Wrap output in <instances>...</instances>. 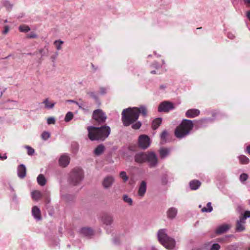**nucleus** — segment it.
<instances>
[{"instance_id": "412c9836", "label": "nucleus", "mask_w": 250, "mask_h": 250, "mask_svg": "<svg viewBox=\"0 0 250 250\" xmlns=\"http://www.w3.org/2000/svg\"><path fill=\"white\" fill-rule=\"evenodd\" d=\"M246 221L244 220V219H241V218L239 220L237 221L236 229L238 231H242L245 230V228L244 226V224H245Z\"/></svg>"}, {"instance_id": "1a4fd4ad", "label": "nucleus", "mask_w": 250, "mask_h": 250, "mask_svg": "<svg viewBox=\"0 0 250 250\" xmlns=\"http://www.w3.org/2000/svg\"><path fill=\"white\" fill-rule=\"evenodd\" d=\"M93 118L97 122L100 123H104L106 119L105 114L100 109H97L94 111Z\"/></svg>"}, {"instance_id": "603ef678", "label": "nucleus", "mask_w": 250, "mask_h": 250, "mask_svg": "<svg viewBox=\"0 0 250 250\" xmlns=\"http://www.w3.org/2000/svg\"><path fill=\"white\" fill-rule=\"evenodd\" d=\"M244 3L248 7H250V0H244Z\"/></svg>"}, {"instance_id": "0eeeda50", "label": "nucleus", "mask_w": 250, "mask_h": 250, "mask_svg": "<svg viewBox=\"0 0 250 250\" xmlns=\"http://www.w3.org/2000/svg\"><path fill=\"white\" fill-rule=\"evenodd\" d=\"M174 108V104L168 101H165L161 103L158 108L159 112H167Z\"/></svg>"}, {"instance_id": "6e6d98bb", "label": "nucleus", "mask_w": 250, "mask_h": 250, "mask_svg": "<svg viewBox=\"0 0 250 250\" xmlns=\"http://www.w3.org/2000/svg\"><path fill=\"white\" fill-rule=\"evenodd\" d=\"M66 102H68V103H75V102H76V101L72 100H67Z\"/></svg>"}, {"instance_id": "5701e85b", "label": "nucleus", "mask_w": 250, "mask_h": 250, "mask_svg": "<svg viewBox=\"0 0 250 250\" xmlns=\"http://www.w3.org/2000/svg\"><path fill=\"white\" fill-rule=\"evenodd\" d=\"M42 103L44 104L45 108L48 109H52L56 104L55 102H50L48 98L44 100Z\"/></svg>"}, {"instance_id": "72a5a7b5", "label": "nucleus", "mask_w": 250, "mask_h": 250, "mask_svg": "<svg viewBox=\"0 0 250 250\" xmlns=\"http://www.w3.org/2000/svg\"><path fill=\"white\" fill-rule=\"evenodd\" d=\"M168 133L166 130H164L161 134L160 138L163 143H165L167 141Z\"/></svg>"}, {"instance_id": "bf43d9fd", "label": "nucleus", "mask_w": 250, "mask_h": 250, "mask_svg": "<svg viewBox=\"0 0 250 250\" xmlns=\"http://www.w3.org/2000/svg\"><path fill=\"white\" fill-rule=\"evenodd\" d=\"M151 250H157L155 249V248L154 247H153V246L151 247Z\"/></svg>"}, {"instance_id": "bb28decb", "label": "nucleus", "mask_w": 250, "mask_h": 250, "mask_svg": "<svg viewBox=\"0 0 250 250\" xmlns=\"http://www.w3.org/2000/svg\"><path fill=\"white\" fill-rule=\"evenodd\" d=\"M37 180L38 183L42 186L45 185L46 184V179L42 174H40L38 176Z\"/></svg>"}, {"instance_id": "de8ad7c7", "label": "nucleus", "mask_w": 250, "mask_h": 250, "mask_svg": "<svg viewBox=\"0 0 250 250\" xmlns=\"http://www.w3.org/2000/svg\"><path fill=\"white\" fill-rule=\"evenodd\" d=\"M55 123V118L53 117H49L47 120V123L48 125L54 124Z\"/></svg>"}, {"instance_id": "79ce46f5", "label": "nucleus", "mask_w": 250, "mask_h": 250, "mask_svg": "<svg viewBox=\"0 0 250 250\" xmlns=\"http://www.w3.org/2000/svg\"><path fill=\"white\" fill-rule=\"evenodd\" d=\"M142 124L140 122L138 121L136 122L135 123L132 124V127L134 129H137L140 128Z\"/></svg>"}, {"instance_id": "20e7f679", "label": "nucleus", "mask_w": 250, "mask_h": 250, "mask_svg": "<svg viewBox=\"0 0 250 250\" xmlns=\"http://www.w3.org/2000/svg\"><path fill=\"white\" fill-rule=\"evenodd\" d=\"M158 238L160 243L167 249L172 250L175 247V241L169 237L167 234V230L162 229L157 233Z\"/></svg>"}, {"instance_id": "b1692460", "label": "nucleus", "mask_w": 250, "mask_h": 250, "mask_svg": "<svg viewBox=\"0 0 250 250\" xmlns=\"http://www.w3.org/2000/svg\"><path fill=\"white\" fill-rule=\"evenodd\" d=\"M162 119L161 118H157L155 119L152 123V127L153 129H156L161 124Z\"/></svg>"}, {"instance_id": "680f3d73", "label": "nucleus", "mask_w": 250, "mask_h": 250, "mask_svg": "<svg viewBox=\"0 0 250 250\" xmlns=\"http://www.w3.org/2000/svg\"><path fill=\"white\" fill-rule=\"evenodd\" d=\"M3 92L2 91L0 92V96L1 97L2 95Z\"/></svg>"}, {"instance_id": "6e6552de", "label": "nucleus", "mask_w": 250, "mask_h": 250, "mask_svg": "<svg viewBox=\"0 0 250 250\" xmlns=\"http://www.w3.org/2000/svg\"><path fill=\"white\" fill-rule=\"evenodd\" d=\"M151 142L148 136L146 135H141L138 139L139 146L142 149L147 148L150 145Z\"/></svg>"}, {"instance_id": "37998d69", "label": "nucleus", "mask_w": 250, "mask_h": 250, "mask_svg": "<svg viewBox=\"0 0 250 250\" xmlns=\"http://www.w3.org/2000/svg\"><path fill=\"white\" fill-rule=\"evenodd\" d=\"M211 121V119H203L199 120L198 122V123H199V125L201 126H203L204 124H205L206 123H207L208 121Z\"/></svg>"}, {"instance_id": "a211bd4d", "label": "nucleus", "mask_w": 250, "mask_h": 250, "mask_svg": "<svg viewBox=\"0 0 250 250\" xmlns=\"http://www.w3.org/2000/svg\"><path fill=\"white\" fill-rule=\"evenodd\" d=\"M146 190V183L145 181H142L139 188L138 195L139 196L143 197Z\"/></svg>"}, {"instance_id": "8fccbe9b", "label": "nucleus", "mask_w": 250, "mask_h": 250, "mask_svg": "<svg viewBox=\"0 0 250 250\" xmlns=\"http://www.w3.org/2000/svg\"><path fill=\"white\" fill-rule=\"evenodd\" d=\"M107 89L105 87H101L100 89V92L102 94H104L106 93Z\"/></svg>"}, {"instance_id": "c756f323", "label": "nucleus", "mask_w": 250, "mask_h": 250, "mask_svg": "<svg viewBox=\"0 0 250 250\" xmlns=\"http://www.w3.org/2000/svg\"><path fill=\"white\" fill-rule=\"evenodd\" d=\"M31 195L32 199L35 201L39 200L42 196L41 193L38 190L33 191Z\"/></svg>"}, {"instance_id": "dca6fc26", "label": "nucleus", "mask_w": 250, "mask_h": 250, "mask_svg": "<svg viewBox=\"0 0 250 250\" xmlns=\"http://www.w3.org/2000/svg\"><path fill=\"white\" fill-rule=\"evenodd\" d=\"M230 228V226L228 224H223L219 226L215 232L217 234H221L227 231Z\"/></svg>"}, {"instance_id": "4d7b16f0", "label": "nucleus", "mask_w": 250, "mask_h": 250, "mask_svg": "<svg viewBox=\"0 0 250 250\" xmlns=\"http://www.w3.org/2000/svg\"><path fill=\"white\" fill-rule=\"evenodd\" d=\"M154 67L156 68H158L160 67V66L157 65V64H154Z\"/></svg>"}, {"instance_id": "13d9d810", "label": "nucleus", "mask_w": 250, "mask_h": 250, "mask_svg": "<svg viewBox=\"0 0 250 250\" xmlns=\"http://www.w3.org/2000/svg\"><path fill=\"white\" fill-rule=\"evenodd\" d=\"M160 88H161V89H164L166 88V86H164V85H161V86H160Z\"/></svg>"}, {"instance_id": "e433bc0d", "label": "nucleus", "mask_w": 250, "mask_h": 250, "mask_svg": "<svg viewBox=\"0 0 250 250\" xmlns=\"http://www.w3.org/2000/svg\"><path fill=\"white\" fill-rule=\"evenodd\" d=\"M82 233L85 235H90L92 233V231L89 228H83L82 229Z\"/></svg>"}, {"instance_id": "c85d7f7f", "label": "nucleus", "mask_w": 250, "mask_h": 250, "mask_svg": "<svg viewBox=\"0 0 250 250\" xmlns=\"http://www.w3.org/2000/svg\"><path fill=\"white\" fill-rule=\"evenodd\" d=\"M64 42L60 40H56L54 42V45H55L56 49L58 51L61 50L62 49V45Z\"/></svg>"}, {"instance_id": "39448f33", "label": "nucleus", "mask_w": 250, "mask_h": 250, "mask_svg": "<svg viewBox=\"0 0 250 250\" xmlns=\"http://www.w3.org/2000/svg\"><path fill=\"white\" fill-rule=\"evenodd\" d=\"M83 178V171L81 168H76L73 170L71 175V180L74 185H77Z\"/></svg>"}, {"instance_id": "7c9ffc66", "label": "nucleus", "mask_w": 250, "mask_h": 250, "mask_svg": "<svg viewBox=\"0 0 250 250\" xmlns=\"http://www.w3.org/2000/svg\"><path fill=\"white\" fill-rule=\"evenodd\" d=\"M240 163L243 164H247L249 163L250 160L246 156L241 155L238 157Z\"/></svg>"}, {"instance_id": "f704fd0d", "label": "nucleus", "mask_w": 250, "mask_h": 250, "mask_svg": "<svg viewBox=\"0 0 250 250\" xmlns=\"http://www.w3.org/2000/svg\"><path fill=\"white\" fill-rule=\"evenodd\" d=\"M73 116H74V115L72 112H68L66 113V114L65 116L64 121L66 122H68L72 119V118H73Z\"/></svg>"}, {"instance_id": "4be33fe9", "label": "nucleus", "mask_w": 250, "mask_h": 250, "mask_svg": "<svg viewBox=\"0 0 250 250\" xmlns=\"http://www.w3.org/2000/svg\"><path fill=\"white\" fill-rule=\"evenodd\" d=\"M201 183L198 180H193L189 183V187L192 190H196L200 186Z\"/></svg>"}, {"instance_id": "473e14b6", "label": "nucleus", "mask_w": 250, "mask_h": 250, "mask_svg": "<svg viewBox=\"0 0 250 250\" xmlns=\"http://www.w3.org/2000/svg\"><path fill=\"white\" fill-rule=\"evenodd\" d=\"M19 29L21 32L26 33L30 30V27L26 25H21L19 26Z\"/></svg>"}, {"instance_id": "e2e57ef3", "label": "nucleus", "mask_w": 250, "mask_h": 250, "mask_svg": "<svg viewBox=\"0 0 250 250\" xmlns=\"http://www.w3.org/2000/svg\"><path fill=\"white\" fill-rule=\"evenodd\" d=\"M4 22H7V20H5Z\"/></svg>"}, {"instance_id": "393cba45", "label": "nucleus", "mask_w": 250, "mask_h": 250, "mask_svg": "<svg viewBox=\"0 0 250 250\" xmlns=\"http://www.w3.org/2000/svg\"><path fill=\"white\" fill-rule=\"evenodd\" d=\"M199 207L201 208V211L203 212H210L212 211L213 208L211 206V203L210 202H208L207 204V207H203L202 208V206L199 205Z\"/></svg>"}, {"instance_id": "2eb2a0df", "label": "nucleus", "mask_w": 250, "mask_h": 250, "mask_svg": "<svg viewBox=\"0 0 250 250\" xmlns=\"http://www.w3.org/2000/svg\"><path fill=\"white\" fill-rule=\"evenodd\" d=\"M18 175L20 178H23L25 177L26 174V168L25 166L21 164L18 167Z\"/></svg>"}, {"instance_id": "2f4dec72", "label": "nucleus", "mask_w": 250, "mask_h": 250, "mask_svg": "<svg viewBox=\"0 0 250 250\" xmlns=\"http://www.w3.org/2000/svg\"><path fill=\"white\" fill-rule=\"evenodd\" d=\"M123 201L127 203L129 206H132L133 205L132 199L127 195H124L123 196Z\"/></svg>"}, {"instance_id": "4468645a", "label": "nucleus", "mask_w": 250, "mask_h": 250, "mask_svg": "<svg viewBox=\"0 0 250 250\" xmlns=\"http://www.w3.org/2000/svg\"><path fill=\"white\" fill-rule=\"evenodd\" d=\"M32 215L34 219L37 221H40L42 219L40 209L37 206H34L32 208Z\"/></svg>"}, {"instance_id": "ddd939ff", "label": "nucleus", "mask_w": 250, "mask_h": 250, "mask_svg": "<svg viewBox=\"0 0 250 250\" xmlns=\"http://www.w3.org/2000/svg\"><path fill=\"white\" fill-rule=\"evenodd\" d=\"M113 217L111 215L105 214L102 216V223L107 226H110L113 223Z\"/></svg>"}, {"instance_id": "864d4df0", "label": "nucleus", "mask_w": 250, "mask_h": 250, "mask_svg": "<svg viewBox=\"0 0 250 250\" xmlns=\"http://www.w3.org/2000/svg\"><path fill=\"white\" fill-rule=\"evenodd\" d=\"M246 152L250 155V145L247 146Z\"/></svg>"}, {"instance_id": "58836bf2", "label": "nucleus", "mask_w": 250, "mask_h": 250, "mask_svg": "<svg viewBox=\"0 0 250 250\" xmlns=\"http://www.w3.org/2000/svg\"><path fill=\"white\" fill-rule=\"evenodd\" d=\"M25 147L27 149V153L29 155H32L34 153L35 150L31 147L26 146Z\"/></svg>"}, {"instance_id": "09e8293b", "label": "nucleus", "mask_w": 250, "mask_h": 250, "mask_svg": "<svg viewBox=\"0 0 250 250\" xmlns=\"http://www.w3.org/2000/svg\"><path fill=\"white\" fill-rule=\"evenodd\" d=\"M9 30L10 28L8 25L4 26L2 33L3 34H6L9 32Z\"/></svg>"}, {"instance_id": "f257e3e1", "label": "nucleus", "mask_w": 250, "mask_h": 250, "mask_svg": "<svg viewBox=\"0 0 250 250\" xmlns=\"http://www.w3.org/2000/svg\"><path fill=\"white\" fill-rule=\"evenodd\" d=\"M141 114L143 117L147 116V109L146 106L141 105L139 107L128 108L124 109L122 115V120L125 126H128L135 122Z\"/></svg>"}, {"instance_id": "5fc2aeb1", "label": "nucleus", "mask_w": 250, "mask_h": 250, "mask_svg": "<svg viewBox=\"0 0 250 250\" xmlns=\"http://www.w3.org/2000/svg\"><path fill=\"white\" fill-rule=\"evenodd\" d=\"M246 16H247V18L250 21V10H249L248 11H247V12L246 13Z\"/></svg>"}, {"instance_id": "f03ea898", "label": "nucleus", "mask_w": 250, "mask_h": 250, "mask_svg": "<svg viewBox=\"0 0 250 250\" xmlns=\"http://www.w3.org/2000/svg\"><path fill=\"white\" fill-rule=\"evenodd\" d=\"M88 136L91 141L104 140L110 134V128L108 126L96 127L93 126L87 127Z\"/></svg>"}, {"instance_id": "49530a36", "label": "nucleus", "mask_w": 250, "mask_h": 250, "mask_svg": "<svg viewBox=\"0 0 250 250\" xmlns=\"http://www.w3.org/2000/svg\"><path fill=\"white\" fill-rule=\"evenodd\" d=\"M37 37H38L37 35L34 32L30 33V34H28L26 36V37L27 38H30V39L37 38Z\"/></svg>"}, {"instance_id": "f3484780", "label": "nucleus", "mask_w": 250, "mask_h": 250, "mask_svg": "<svg viewBox=\"0 0 250 250\" xmlns=\"http://www.w3.org/2000/svg\"><path fill=\"white\" fill-rule=\"evenodd\" d=\"M69 158L66 155H62L59 159V165L63 167H65L69 163Z\"/></svg>"}, {"instance_id": "9d476101", "label": "nucleus", "mask_w": 250, "mask_h": 250, "mask_svg": "<svg viewBox=\"0 0 250 250\" xmlns=\"http://www.w3.org/2000/svg\"><path fill=\"white\" fill-rule=\"evenodd\" d=\"M146 153L138 152L134 156V161L136 163L142 164L146 162Z\"/></svg>"}, {"instance_id": "a878e982", "label": "nucleus", "mask_w": 250, "mask_h": 250, "mask_svg": "<svg viewBox=\"0 0 250 250\" xmlns=\"http://www.w3.org/2000/svg\"><path fill=\"white\" fill-rule=\"evenodd\" d=\"M1 3L8 11L11 10L13 7V4L8 0H2Z\"/></svg>"}, {"instance_id": "c03bdc74", "label": "nucleus", "mask_w": 250, "mask_h": 250, "mask_svg": "<svg viewBox=\"0 0 250 250\" xmlns=\"http://www.w3.org/2000/svg\"><path fill=\"white\" fill-rule=\"evenodd\" d=\"M220 249V246L218 244L215 243L213 244L211 248H210V250H219Z\"/></svg>"}, {"instance_id": "6ab92c4d", "label": "nucleus", "mask_w": 250, "mask_h": 250, "mask_svg": "<svg viewBox=\"0 0 250 250\" xmlns=\"http://www.w3.org/2000/svg\"><path fill=\"white\" fill-rule=\"evenodd\" d=\"M171 149L168 148L162 147L159 150L160 157L161 159H164L169 155Z\"/></svg>"}, {"instance_id": "f8f14e48", "label": "nucleus", "mask_w": 250, "mask_h": 250, "mask_svg": "<svg viewBox=\"0 0 250 250\" xmlns=\"http://www.w3.org/2000/svg\"><path fill=\"white\" fill-rule=\"evenodd\" d=\"M200 111L197 109H190L188 110L186 112V116L189 118H195L199 115Z\"/></svg>"}, {"instance_id": "cd10ccee", "label": "nucleus", "mask_w": 250, "mask_h": 250, "mask_svg": "<svg viewBox=\"0 0 250 250\" xmlns=\"http://www.w3.org/2000/svg\"><path fill=\"white\" fill-rule=\"evenodd\" d=\"M104 146L102 145L98 146L94 150V154L96 155H100L104 152Z\"/></svg>"}, {"instance_id": "c9c22d12", "label": "nucleus", "mask_w": 250, "mask_h": 250, "mask_svg": "<svg viewBox=\"0 0 250 250\" xmlns=\"http://www.w3.org/2000/svg\"><path fill=\"white\" fill-rule=\"evenodd\" d=\"M120 177L123 179L124 182H126L128 179V177L127 176L126 173L124 171H121L120 173Z\"/></svg>"}, {"instance_id": "3c124183", "label": "nucleus", "mask_w": 250, "mask_h": 250, "mask_svg": "<svg viewBox=\"0 0 250 250\" xmlns=\"http://www.w3.org/2000/svg\"><path fill=\"white\" fill-rule=\"evenodd\" d=\"M227 36L230 39H233L235 38V35L231 32H229Z\"/></svg>"}, {"instance_id": "4c0bfd02", "label": "nucleus", "mask_w": 250, "mask_h": 250, "mask_svg": "<svg viewBox=\"0 0 250 250\" xmlns=\"http://www.w3.org/2000/svg\"><path fill=\"white\" fill-rule=\"evenodd\" d=\"M50 137V134L47 131H44L42 134V138L43 140H47Z\"/></svg>"}, {"instance_id": "052dcab7", "label": "nucleus", "mask_w": 250, "mask_h": 250, "mask_svg": "<svg viewBox=\"0 0 250 250\" xmlns=\"http://www.w3.org/2000/svg\"><path fill=\"white\" fill-rule=\"evenodd\" d=\"M151 73H152V74H155V71H152L151 72Z\"/></svg>"}, {"instance_id": "aec40b11", "label": "nucleus", "mask_w": 250, "mask_h": 250, "mask_svg": "<svg viewBox=\"0 0 250 250\" xmlns=\"http://www.w3.org/2000/svg\"><path fill=\"white\" fill-rule=\"evenodd\" d=\"M167 213L168 218L174 219L177 215V209L174 207L170 208L167 210Z\"/></svg>"}, {"instance_id": "423d86ee", "label": "nucleus", "mask_w": 250, "mask_h": 250, "mask_svg": "<svg viewBox=\"0 0 250 250\" xmlns=\"http://www.w3.org/2000/svg\"><path fill=\"white\" fill-rule=\"evenodd\" d=\"M146 162L151 168L155 167L158 164V159L156 154L154 152L146 153Z\"/></svg>"}, {"instance_id": "a18cd8bd", "label": "nucleus", "mask_w": 250, "mask_h": 250, "mask_svg": "<svg viewBox=\"0 0 250 250\" xmlns=\"http://www.w3.org/2000/svg\"><path fill=\"white\" fill-rule=\"evenodd\" d=\"M250 217V211H246L244 214V216L241 218L244 219L246 221L247 218Z\"/></svg>"}, {"instance_id": "a19ab883", "label": "nucleus", "mask_w": 250, "mask_h": 250, "mask_svg": "<svg viewBox=\"0 0 250 250\" xmlns=\"http://www.w3.org/2000/svg\"><path fill=\"white\" fill-rule=\"evenodd\" d=\"M75 104H76L80 108L82 109L84 112H86L87 111V110L84 108V104L83 102H75Z\"/></svg>"}, {"instance_id": "7ed1b4c3", "label": "nucleus", "mask_w": 250, "mask_h": 250, "mask_svg": "<svg viewBox=\"0 0 250 250\" xmlns=\"http://www.w3.org/2000/svg\"><path fill=\"white\" fill-rule=\"evenodd\" d=\"M193 127V124L191 120L184 119L175 130V135L182 139L188 135Z\"/></svg>"}, {"instance_id": "0e129e2a", "label": "nucleus", "mask_w": 250, "mask_h": 250, "mask_svg": "<svg viewBox=\"0 0 250 250\" xmlns=\"http://www.w3.org/2000/svg\"><path fill=\"white\" fill-rule=\"evenodd\" d=\"M126 160H129V158L127 157V158H126Z\"/></svg>"}, {"instance_id": "9b49d317", "label": "nucleus", "mask_w": 250, "mask_h": 250, "mask_svg": "<svg viewBox=\"0 0 250 250\" xmlns=\"http://www.w3.org/2000/svg\"><path fill=\"white\" fill-rule=\"evenodd\" d=\"M114 177L112 176L109 175L105 177L102 183L103 187L105 188H108L111 187L114 182Z\"/></svg>"}, {"instance_id": "ea45409f", "label": "nucleus", "mask_w": 250, "mask_h": 250, "mask_svg": "<svg viewBox=\"0 0 250 250\" xmlns=\"http://www.w3.org/2000/svg\"><path fill=\"white\" fill-rule=\"evenodd\" d=\"M248 175L246 173H242L240 176V180L241 182L243 183L248 179Z\"/></svg>"}]
</instances>
